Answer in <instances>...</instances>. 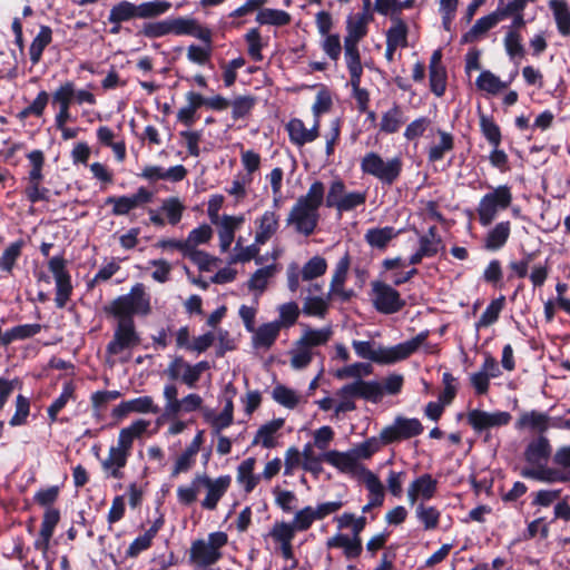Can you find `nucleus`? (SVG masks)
Returning a JSON list of instances; mask_svg holds the SVG:
<instances>
[{
  "instance_id": "obj_1",
  "label": "nucleus",
  "mask_w": 570,
  "mask_h": 570,
  "mask_svg": "<svg viewBox=\"0 0 570 570\" xmlns=\"http://www.w3.org/2000/svg\"><path fill=\"white\" fill-rule=\"evenodd\" d=\"M150 309V298L141 283L135 284L128 294L120 295L104 306V313L117 321L112 338L106 346L108 355H118L140 344L141 338L134 317L146 316Z\"/></svg>"
},
{
  "instance_id": "obj_2",
  "label": "nucleus",
  "mask_w": 570,
  "mask_h": 570,
  "mask_svg": "<svg viewBox=\"0 0 570 570\" xmlns=\"http://www.w3.org/2000/svg\"><path fill=\"white\" fill-rule=\"evenodd\" d=\"M552 456V445L544 435L532 439L523 452L524 461L531 466H524L520 475L525 479L544 483H566L570 476L561 474V470L548 466L547 463Z\"/></svg>"
},
{
  "instance_id": "obj_3",
  "label": "nucleus",
  "mask_w": 570,
  "mask_h": 570,
  "mask_svg": "<svg viewBox=\"0 0 570 570\" xmlns=\"http://www.w3.org/2000/svg\"><path fill=\"white\" fill-rule=\"evenodd\" d=\"M361 170L364 175L375 177L383 186L390 187L401 177L403 160L399 156L384 160L380 154L370 151L361 159Z\"/></svg>"
},
{
  "instance_id": "obj_4",
  "label": "nucleus",
  "mask_w": 570,
  "mask_h": 570,
  "mask_svg": "<svg viewBox=\"0 0 570 570\" xmlns=\"http://www.w3.org/2000/svg\"><path fill=\"white\" fill-rule=\"evenodd\" d=\"M429 337V331H422L409 341L399 343L392 347L379 346L374 348L372 362L381 365L394 364L406 360L414 354Z\"/></svg>"
},
{
  "instance_id": "obj_5",
  "label": "nucleus",
  "mask_w": 570,
  "mask_h": 570,
  "mask_svg": "<svg viewBox=\"0 0 570 570\" xmlns=\"http://www.w3.org/2000/svg\"><path fill=\"white\" fill-rule=\"evenodd\" d=\"M512 203L511 188L501 185L492 191L487 193L480 200L476 208L479 223L489 226L495 218L499 210L507 209Z\"/></svg>"
},
{
  "instance_id": "obj_6",
  "label": "nucleus",
  "mask_w": 570,
  "mask_h": 570,
  "mask_svg": "<svg viewBox=\"0 0 570 570\" xmlns=\"http://www.w3.org/2000/svg\"><path fill=\"white\" fill-rule=\"evenodd\" d=\"M371 287L372 303L379 313L391 315L400 312L405 306V301L393 286L382 281H373Z\"/></svg>"
},
{
  "instance_id": "obj_7",
  "label": "nucleus",
  "mask_w": 570,
  "mask_h": 570,
  "mask_svg": "<svg viewBox=\"0 0 570 570\" xmlns=\"http://www.w3.org/2000/svg\"><path fill=\"white\" fill-rule=\"evenodd\" d=\"M163 395L166 400L165 415L168 417H176L180 412H196L203 406V399L196 393H189L179 400L178 387L174 383L164 386Z\"/></svg>"
},
{
  "instance_id": "obj_8",
  "label": "nucleus",
  "mask_w": 570,
  "mask_h": 570,
  "mask_svg": "<svg viewBox=\"0 0 570 570\" xmlns=\"http://www.w3.org/2000/svg\"><path fill=\"white\" fill-rule=\"evenodd\" d=\"M48 268L56 282V306L63 308L72 294L71 275L67 271V261L63 256H53L48 262Z\"/></svg>"
},
{
  "instance_id": "obj_9",
  "label": "nucleus",
  "mask_w": 570,
  "mask_h": 570,
  "mask_svg": "<svg viewBox=\"0 0 570 570\" xmlns=\"http://www.w3.org/2000/svg\"><path fill=\"white\" fill-rule=\"evenodd\" d=\"M424 428L416 417L397 416L392 425L381 431L383 444H392L402 440H409L422 434Z\"/></svg>"
},
{
  "instance_id": "obj_10",
  "label": "nucleus",
  "mask_w": 570,
  "mask_h": 570,
  "mask_svg": "<svg viewBox=\"0 0 570 570\" xmlns=\"http://www.w3.org/2000/svg\"><path fill=\"white\" fill-rule=\"evenodd\" d=\"M153 196V193L146 187H139L132 195L107 197L105 205H112L111 214L114 216H125L131 210L150 203Z\"/></svg>"
},
{
  "instance_id": "obj_11",
  "label": "nucleus",
  "mask_w": 570,
  "mask_h": 570,
  "mask_svg": "<svg viewBox=\"0 0 570 570\" xmlns=\"http://www.w3.org/2000/svg\"><path fill=\"white\" fill-rule=\"evenodd\" d=\"M196 481L200 487L207 489L205 499L202 501V507L205 510L213 511L217 508L219 500L225 495L232 483L230 475H220L213 480L207 474H196Z\"/></svg>"
},
{
  "instance_id": "obj_12",
  "label": "nucleus",
  "mask_w": 570,
  "mask_h": 570,
  "mask_svg": "<svg viewBox=\"0 0 570 570\" xmlns=\"http://www.w3.org/2000/svg\"><path fill=\"white\" fill-rule=\"evenodd\" d=\"M318 220L320 214L317 210L297 202L292 207L287 217V224L294 225L296 232L304 236H311L314 234L318 225Z\"/></svg>"
},
{
  "instance_id": "obj_13",
  "label": "nucleus",
  "mask_w": 570,
  "mask_h": 570,
  "mask_svg": "<svg viewBox=\"0 0 570 570\" xmlns=\"http://www.w3.org/2000/svg\"><path fill=\"white\" fill-rule=\"evenodd\" d=\"M345 395L356 396L372 403H377L383 397V386L377 381L355 380L342 386Z\"/></svg>"
},
{
  "instance_id": "obj_14",
  "label": "nucleus",
  "mask_w": 570,
  "mask_h": 570,
  "mask_svg": "<svg viewBox=\"0 0 570 570\" xmlns=\"http://www.w3.org/2000/svg\"><path fill=\"white\" fill-rule=\"evenodd\" d=\"M226 392H230L232 396L226 400L223 411L218 415L214 416L212 413L205 414V420L210 423L214 435H218L224 429L230 426L234 422V403L232 397L236 394V389L232 383H228Z\"/></svg>"
},
{
  "instance_id": "obj_15",
  "label": "nucleus",
  "mask_w": 570,
  "mask_h": 570,
  "mask_svg": "<svg viewBox=\"0 0 570 570\" xmlns=\"http://www.w3.org/2000/svg\"><path fill=\"white\" fill-rule=\"evenodd\" d=\"M222 558L223 553L216 552L214 549L209 547V544L205 540L197 539L191 542V547L189 550V560L190 562L197 564L198 567H210L218 562Z\"/></svg>"
},
{
  "instance_id": "obj_16",
  "label": "nucleus",
  "mask_w": 570,
  "mask_h": 570,
  "mask_svg": "<svg viewBox=\"0 0 570 570\" xmlns=\"http://www.w3.org/2000/svg\"><path fill=\"white\" fill-rule=\"evenodd\" d=\"M550 416L547 413L538 412L532 410L530 412H523L517 420L514 428L517 430L529 429L532 432L543 435L549 430Z\"/></svg>"
},
{
  "instance_id": "obj_17",
  "label": "nucleus",
  "mask_w": 570,
  "mask_h": 570,
  "mask_svg": "<svg viewBox=\"0 0 570 570\" xmlns=\"http://www.w3.org/2000/svg\"><path fill=\"white\" fill-rule=\"evenodd\" d=\"M328 549L342 548L346 559H356L362 554L363 546L361 538H350L347 534L337 533L326 541Z\"/></svg>"
},
{
  "instance_id": "obj_18",
  "label": "nucleus",
  "mask_w": 570,
  "mask_h": 570,
  "mask_svg": "<svg viewBox=\"0 0 570 570\" xmlns=\"http://www.w3.org/2000/svg\"><path fill=\"white\" fill-rule=\"evenodd\" d=\"M323 460L343 473L354 472L358 468L353 450L347 452L330 450L323 454Z\"/></svg>"
},
{
  "instance_id": "obj_19",
  "label": "nucleus",
  "mask_w": 570,
  "mask_h": 570,
  "mask_svg": "<svg viewBox=\"0 0 570 570\" xmlns=\"http://www.w3.org/2000/svg\"><path fill=\"white\" fill-rule=\"evenodd\" d=\"M149 421L139 419L132 422L129 426L120 430L118 435V448L130 454L134 440L140 438L148 429Z\"/></svg>"
},
{
  "instance_id": "obj_20",
  "label": "nucleus",
  "mask_w": 570,
  "mask_h": 570,
  "mask_svg": "<svg viewBox=\"0 0 570 570\" xmlns=\"http://www.w3.org/2000/svg\"><path fill=\"white\" fill-rule=\"evenodd\" d=\"M499 21V14H495V12L478 19L472 28L462 35L460 43L466 45L475 42L481 36L485 35L490 29H492Z\"/></svg>"
},
{
  "instance_id": "obj_21",
  "label": "nucleus",
  "mask_w": 570,
  "mask_h": 570,
  "mask_svg": "<svg viewBox=\"0 0 570 570\" xmlns=\"http://www.w3.org/2000/svg\"><path fill=\"white\" fill-rule=\"evenodd\" d=\"M511 233L510 222L498 223L492 229L489 230L484 239V248L487 250L495 252L501 249L508 242Z\"/></svg>"
},
{
  "instance_id": "obj_22",
  "label": "nucleus",
  "mask_w": 570,
  "mask_h": 570,
  "mask_svg": "<svg viewBox=\"0 0 570 570\" xmlns=\"http://www.w3.org/2000/svg\"><path fill=\"white\" fill-rule=\"evenodd\" d=\"M549 8L552 11L558 32L563 37L570 36V9L566 0H550Z\"/></svg>"
},
{
  "instance_id": "obj_23",
  "label": "nucleus",
  "mask_w": 570,
  "mask_h": 570,
  "mask_svg": "<svg viewBox=\"0 0 570 570\" xmlns=\"http://www.w3.org/2000/svg\"><path fill=\"white\" fill-rule=\"evenodd\" d=\"M279 331L281 323L277 321L261 325L257 330L254 331V346L269 348L277 340Z\"/></svg>"
},
{
  "instance_id": "obj_24",
  "label": "nucleus",
  "mask_w": 570,
  "mask_h": 570,
  "mask_svg": "<svg viewBox=\"0 0 570 570\" xmlns=\"http://www.w3.org/2000/svg\"><path fill=\"white\" fill-rule=\"evenodd\" d=\"M436 135L440 140L436 145H433L428 150V160L430 163H436L444 158L446 153L454 149V136L441 128L436 129Z\"/></svg>"
},
{
  "instance_id": "obj_25",
  "label": "nucleus",
  "mask_w": 570,
  "mask_h": 570,
  "mask_svg": "<svg viewBox=\"0 0 570 570\" xmlns=\"http://www.w3.org/2000/svg\"><path fill=\"white\" fill-rule=\"evenodd\" d=\"M397 236V232L392 226L375 227L366 230L364 238L366 243L377 249H385L389 243Z\"/></svg>"
},
{
  "instance_id": "obj_26",
  "label": "nucleus",
  "mask_w": 570,
  "mask_h": 570,
  "mask_svg": "<svg viewBox=\"0 0 570 570\" xmlns=\"http://www.w3.org/2000/svg\"><path fill=\"white\" fill-rule=\"evenodd\" d=\"M278 228V215L273 210H266L259 219L258 230L255 235L256 244H265Z\"/></svg>"
},
{
  "instance_id": "obj_27",
  "label": "nucleus",
  "mask_w": 570,
  "mask_h": 570,
  "mask_svg": "<svg viewBox=\"0 0 570 570\" xmlns=\"http://www.w3.org/2000/svg\"><path fill=\"white\" fill-rule=\"evenodd\" d=\"M244 222V218L235 217V216H228L224 215L220 227L218 230L219 236V246L222 252L228 250L230 247L234 237H235V230L236 228Z\"/></svg>"
},
{
  "instance_id": "obj_28",
  "label": "nucleus",
  "mask_w": 570,
  "mask_h": 570,
  "mask_svg": "<svg viewBox=\"0 0 570 570\" xmlns=\"http://www.w3.org/2000/svg\"><path fill=\"white\" fill-rule=\"evenodd\" d=\"M70 400H76V385L72 381H67L62 385L60 395L47 409L50 422L58 421L59 412L67 405Z\"/></svg>"
},
{
  "instance_id": "obj_29",
  "label": "nucleus",
  "mask_w": 570,
  "mask_h": 570,
  "mask_svg": "<svg viewBox=\"0 0 570 570\" xmlns=\"http://www.w3.org/2000/svg\"><path fill=\"white\" fill-rule=\"evenodd\" d=\"M256 460L248 458L237 468V481L244 485L246 493H250L258 484L261 475L254 474Z\"/></svg>"
},
{
  "instance_id": "obj_30",
  "label": "nucleus",
  "mask_w": 570,
  "mask_h": 570,
  "mask_svg": "<svg viewBox=\"0 0 570 570\" xmlns=\"http://www.w3.org/2000/svg\"><path fill=\"white\" fill-rule=\"evenodd\" d=\"M284 425V419H275L266 424H263L252 444L255 445V444H258L261 443L263 448L265 449H272V448H275L276 443H275V440H274V434L281 430Z\"/></svg>"
},
{
  "instance_id": "obj_31",
  "label": "nucleus",
  "mask_w": 570,
  "mask_h": 570,
  "mask_svg": "<svg viewBox=\"0 0 570 570\" xmlns=\"http://www.w3.org/2000/svg\"><path fill=\"white\" fill-rule=\"evenodd\" d=\"M52 41V30L49 26H41L38 35L32 40L29 55L32 65L39 63L41 60L43 50L47 46H49Z\"/></svg>"
},
{
  "instance_id": "obj_32",
  "label": "nucleus",
  "mask_w": 570,
  "mask_h": 570,
  "mask_svg": "<svg viewBox=\"0 0 570 570\" xmlns=\"http://www.w3.org/2000/svg\"><path fill=\"white\" fill-rule=\"evenodd\" d=\"M344 58L346 67L351 78H357L363 76V66L361 61V53L358 43L350 40L344 41Z\"/></svg>"
},
{
  "instance_id": "obj_33",
  "label": "nucleus",
  "mask_w": 570,
  "mask_h": 570,
  "mask_svg": "<svg viewBox=\"0 0 570 570\" xmlns=\"http://www.w3.org/2000/svg\"><path fill=\"white\" fill-rule=\"evenodd\" d=\"M292 20L287 11L281 9L264 8L256 16V21L261 24H269L275 27L287 26Z\"/></svg>"
},
{
  "instance_id": "obj_34",
  "label": "nucleus",
  "mask_w": 570,
  "mask_h": 570,
  "mask_svg": "<svg viewBox=\"0 0 570 570\" xmlns=\"http://www.w3.org/2000/svg\"><path fill=\"white\" fill-rule=\"evenodd\" d=\"M332 335L330 328L313 330L308 328L304 332L301 338L296 342L297 347H306L311 351L312 347L325 345Z\"/></svg>"
},
{
  "instance_id": "obj_35",
  "label": "nucleus",
  "mask_w": 570,
  "mask_h": 570,
  "mask_svg": "<svg viewBox=\"0 0 570 570\" xmlns=\"http://www.w3.org/2000/svg\"><path fill=\"white\" fill-rule=\"evenodd\" d=\"M138 18L137 4L128 0H121L110 9L108 21L122 23Z\"/></svg>"
},
{
  "instance_id": "obj_36",
  "label": "nucleus",
  "mask_w": 570,
  "mask_h": 570,
  "mask_svg": "<svg viewBox=\"0 0 570 570\" xmlns=\"http://www.w3.org/2000/svg\"><path fill=\"white\" fill-rule=\"evenodd\" d=\"M403 124L404 118L402 108L397 104H394L391 109L382 115L380 130L385 134H395L400 130Z\"/></svg>"
},
{
  "instance_id": "obj_37",
  "label": "nucleus",
  "mask_w": 570,
  "mask_h": 570,
  "mask_svg": "<svg viewBox=\"0 0 570 570\" xmlns=\"http://www.w3.org/2000/svg\"><path fill=\"white\" fill-rule=\"evenodd\" d=\"M27 158L30 161L31 169L29 170L27 177V186H36L42 183L43 180V166H45V155L42 150L35 149L27 155Z\"/></svg>"
},
{
  "instance_id": "obj_38",
  "label": "nucleus",
  "mask_w": 570,
  "mask_h": 570,
  "mask_svg": "<svg viewBox=\"0 0 570 570\" xmlns=\"http://www.w3.org/2000/svg\"><path fill=\"white\" fill-rule=\"evenodd\" d=\"M505 306V297L504 295H500L499 297L492 299L490 304L487 306L479 321L475 323V327L479 330L481 327H488L494 324L500 316V313Z\"/></svg>"
},
{
  "instance_id": "obj_39",
  "label": "nucleus",
  "mask_w": 570,
  "mask_h": 570,
  "mask_svg": "<svg viewBox=\"0 0 570 570\" xmlns=\"http://www.w3.org/2000/svg\"><path fill=\"white\" fill-rule=\"evenodd\" d=\"M480 130L492 147H499L502 141L501 129L493 117L480 114Z\"/></svg>"
},
{
  "instance_id": "obj_40",
  "label": "nucleus",
  "mask_w": 570,
  "mask_h": 570,
  "mask_svg": "<svg viewBox=\"0 0 570 570\" xmlns=\"http://www.w3.org/2000/svg\"><path fill=\"white\" fill-rule=\"evenodd\" d=\"M325 197V186L322 181L315 180L308 188L306 195L298 197L297 203L308 206L318 212Z\"/></svg>"
},
{
  "instance_id": "obj_41",
  "label": "nucleus",
  "mask_w": 570,
  "mask_h": 570,
  "mask_svg": "<svg viewBox=\"0 0 570 570\" xmlns=\"http://www.w3.org/2000/svg\"><path fill=\"white\" fill-rule=\"evenodd\" d=\"M170 35L169 18L160 21H148L141 24V28L136 32L137 37H145L148 39L161 38Z\"/></svg>"
},
{
  "instance_id": "obj_42",
  "label": "nucleus",
  "mask_w": 570,
  "mask_h": 570,
  "mask_svg": "<svg viewBox=\"0 0 570 570\" xmlns=\"http://www.w3.org/2000/svg\"><path fill=\"white\" fill-rule=\"evenodd\" d=\"M186 207L178 197L165 198L161 203L160 210L165 213L168 224L176 226L183 218Z\"/></svg>"
},
{
  "instance_id": "obj_43",
  "label": "nucleus",
  "mask_w": 570,
  "mask_h": 570,
  "mask_svg": "<svg viewBox=\"0 0 570 570\" xmlns=\"http://www.w3.org/2000/svg\"><path fill=\"white\" fill-rule=\"evenodd\" d=\"M171 8L168 1H146L137 4L138 19H156Z\"/></svg>"
},
{
  "instance_id": "obj_44",
  "label": "nucleus",
  "mask_w": 570,
  "mask_h": 570,
  "mask_svg": "<svg viewBox=\"0 0 570 570\" xmlns=\"http://www.w3.org/2000/svg\"><path fill=\"white\" fill-rule=\"evenodd\" d=\"M24 243L22 239L11 243L0 257V269L11 274L17 259L21 256Z\"/></svg>"
},
{
  "instance_id": "obj_45",
  "label": "nucleus",
  "mask_w": 570,
  "mask_h": 570,
  "mask_svg": "<svg viewBox=\"0 0 570 570\" xmlns=\"http://www.w3.org/2000/svg\"><path fill=\"white\" fill-rule=\"evenodd\" d=\"M256 105L254 96H237L230 101L232 118L237 121L248 117Z\"/></svg>"
},
{
  "instance_id": "obj_46",
  "label": "nucleus",
  "mask_w": 570,
  "mask_h": 570,
  "mask_svg": "<svg viewBox=\"0 0 570 570\" xmlns=\"http://www.w3.org/2000/svg\"><path fill=\"white\" fill-rule=\"evenodd\" d=\"M327 269V262L324 257L315 255L308 259L302 271L301 276L303 281H312L323 276Z\"/></svg>"
},
{
  "instance_id": "obj_47",
  "label": "nucleus",
  "mask_w": 570,
  "mask_h": 570,
  "mask_svg": "<svg viewBox=\"0 0 570 570\" xmlns=\"http://www.w3.org/2000/svg\"><path fill=\"white\" fill-rule=\"evenodd\" d=\"M395 22L386 32V43L394 47L405 48L407 46V24L401 19L396 18Z\"/></svg>"
},
{
  "instance_id": "obj_48",
  "label": "nucleus",
  "mask_w": 570,
  "mask_h": 570,
  "mask_svg": "<svg viewBox=\"0 0 570 570\" xmlns=\"http://www.w3.org/2000/svg\"><path fill=\"white\" fill-rule=\"evenodd\" d=\"M244 39L247 43V53L248 56L256 62H259L263 60L262 50L266 43H263V39L259 32L258 28H252L249 29L245 36Z\"/></svg>"
},
{
  "instance_id": "obj_49",
  "label": "nucleus",
  "mask_w": 570,
  "mask_h": 570,
  "mask_svg": "<svg viewBox=\"0 0 570 570\" xmlns=\"http://www.w3.org/2000/svg\"><path fill=\"white\" fill-rule=\"evenodd\" d=\"M415 514L423 524L424 530H434L439 527L441 512L435 507H428L420 503L416 507Z\"/></svg>"
},
{
  "instance_id": "obj_50",
  "label": "nucleus",
  "mask_w": 570,
  "mask_h": 570,
  "mask_svg": "<svg viewBox=\"0 0 570 570\" xmlns=\"http://www.w3.org/2000/svg\"><path fill=\"white\" fill-rule=\"evenodd\" d=\"M351 265V256L348 252H346L343 257L340 258L337 262L334 274L332 276L331 281V292L332 293H338V287H344V283L347 277V273Z\"/></svg>"
},
{
  "instance_id": "obj_51",
  "label": "nucleus",
  "mask_w": 570,
  "mask_h": 570,
  "mask_svg": "<svg viewBox=\"0 0 570 570\" xmlns=\"http://www.w3.org/2000/svg\"><path fill=\"white\" fill-rule=\"evenodd\" d=\"M423 500H431L438 490V480L429 473H424L411 483Z\"/></svg>"
},
{
  "instance_id": "obj_52",
  "label": "nucleus",
  "mask_w": 570,
  "mask_h": 570,
  "mask_svg": "<svg viewBox=\"0 0 570 570\" xmlns=\"http://www.w3.org/2000/svg\"><path fill=\"white\" fill-rule=\"evenodd\" d=\"M372 373H373V366L370 363L356 362V363L346 365L342 368H338L335 373V377H337L340 380H344L347 377L362 380V376H367Z\"/></svg>"
},
{
  "instance_id": "obj_53",
  "label": "nucleus",
  "mask_w": 570,
  "mask_h": 570,
  "mask_svg": "<svg viewBox=\"0 0 570 570\" xmlns=\"http://www.w3.org/2000/svg\"><path fill=\"white\" fill-rule=\"evenodd\" d=\"M347 35L344 41L358 43L367 33V20L365 16H358L356 20L348 19L346 23Z\"/></svg>"
},
{
  "instance_id": "obj_54",
  "label": "nucleus",
  "mask_w": 570,
  "mask_h": 570,
  "mask_svg": "<svg viewBox=\"0 0 570 570\" xmlns=\"http://www.w3.org/2000/svg\"><path fill=\"white\" fill-rule=\"evenodd\" d=\"M475 85L480 90H484L493 95L507 87V83L502 82L499 77L489 70H484L480 73Z\"/></svg>"
},
{
  "instance_id": "obj_55",
  "label": "nucleus",
  "mask_w": 570,
  "mask_h": 570,
  "mask_svg": "<svg viewBox=\"0 0 570 570\" xmlns=\"http://www.w3.org/2000/svg\"><path fill=\"white\" fill-rule=\"evenodd\" d=\"M382 445L384 444L381 435L380 438L372 436L355 445L352 450L357 461L360 459L367 460L379 452Z\"/></svg>"
},
{
  "instance_id": "obj_56",
  "label": "nucleus",
  "mask_w": 570,
  "mask_h": 570,
  "mask_svg": "<svg viewBox=\"0 0 570 570\" xmlns=\"http://www.w3.org/2000/svg\"><path fill=\"white\" fill-rule=\"evenodd\" d=\"M448 73L445 68L429 69L430 89L436 97H442L446 90Z\"/></svg>"
},
{
  "instance_id": "obj_57",
  "label": "nucleus",
  "mask_w": 570,
  "mask_h": 570,
  "mask_svg": "<svg viewBox=\"0 0 570 570\" xmlns=\"http://www.w3.org/2000/svg\"><path fill=\"white\" fill-rule=\"evenodd\" d=\"M212 236L213 229L208 224H203L197 228H194L185 239L188 245L187 249H195L197 245L208 243Z\"/></svg>"
},
{
  "instance_id": "obj_58",
  "label": "nucleus",
  "mask_w": 570,
  "mask_h": 570,
  "mask_svg": "<svg viewBox=\"0 0 570 570\" xmlns=\"http://www.w3.org/2000/svg\"><path fill=\"white\" fill-rule=\"evenodd\" d=\"M286 130L292 144L298 147L306 144L307 128L305 127L303 120L298 118L291 119L286 125Z\"/></svg>"
},
{
  "instance_id": "obj_59",
  "label": "nucleus",
  "mask_w": 570,
  "mask_h": 570,
  "mask_svg": "<svg viewBox=\"0 0 570 570\" xmlns=\"http://www.w3.org/2000/svg\"><path fill=\"white\" fill-rule=\"evenodd\" d=\"M328 311V303L321 296L306 297L303 313L307 316L324 317Z\"/></svg>"
},
{
  "instance_id": "obj_60",
  "label": "nucleus",
  "mask_w": 570,
  "mask_h": 570,
  "mask_svg": "<svg viewBox=\"0 0 570 570\" xmlns=\"http://www.w3.org/2000/svg\"><path fill=\"white\" fill-rule=\"evenodd\" d=\"M522 36L517 30H509L504 37V48L510 58L523 57L525 51L521 43Z\"/></svg>"
},
{
  "instance_id": "obj_61",
  "label": "nucleus",
  "mask_w": 570,
  "mask_h": 570,
  "mask_svg": "<svg viewBox=\"0 0 570 570\" xmlns=\"http://www.w3.org/2000/svg\"><path fill=\"white\" fill-rule=\"evenodd\" d=\"M272 395L277 403L287 409L296 407L299 402L296 393L282 384L274 387Z\"/></svg>"
},
{
  "instance_id": "obj_62",
  "label": "nucleus",
  "mask_w": 570,
  "mask_h": 570,
  "mask_svg": "<svg viewBox=\"0 0 570 570\" xmlns=\"http://www.w3.org/2000/svg\"><path fill=\"white\" fill-rule=\"evenodd\" d=\"M76 94V86L73 81L67 80L52 94V104H58L59 107L70 106Z\"/></svg>"
},
{
  "instance_id": "obj_63",
  "label": "nucleus",
  "mask_w": 570,
  "mask_h": 570,
  "mask_svg": "<svg viewBox=\"0 0 570 570\" xmlns=\"http://www.w3.org/2000/svg\"><path fill=\"white\" fill-rule=\"evenodd\" d=\"M345 194H346L345 183L340 178L333 180L330 185V188H328V191H327V195L325 198L326 207L337 209L338 205L341 204V199L344 198Z\"/></svg>"
},
{
  "instance_id": "obj_64",
  "label": "nucleus",
  "mask_w": 570,
  "mask_h": 570,
  "mask_svg": "<svg viewBox=\"0 0 570 570\" xmlns=\"http://www.w3.org/2000/svg\"><path fill=\"white\" fill-rule=\"evenodd\" d=\"M483 281L488 284H491L493 287L501 288L502 279H503V271L501 266V262L499 259H492L489 262L488 266L483 272Z\"/></svg>"
}]
</instances>
